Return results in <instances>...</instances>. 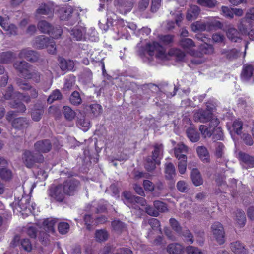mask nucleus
<instances>
[{
	"instance_id": "obj_1",
	"label": "nucleus",
	"mask_w": 254,
	"mask_h": 254,
	"mask_svg": "<svg viewBox=\"0 0 254 254\" xmlns=\"http://www.w3.org/2000/svg\"><path fill=\"white\" fill-rule=\"evenodd\" d=\"M17 91H14L12 85H9L7 89L3 92V97L6 100H10L9 104L11 108L16 109L19 112H24L26 110V106L20 101L17 100V96L15 93Z\"/></svg>"
},
{
	"instance_id": "obj_2",
	"label": "nucleus",
	"mask_w": 254,
	"mask_h": 254,
	"mask_svg": "<svg viewBox=\"0 0 254 254\" xmlns=\"http://www.w3.org/2000/svg\"><path fill=\"white\" fill-rule=\"evenodd\" d=\"M22 160L25 166L28 168L33 167L36 163H41L44 161V157L41 154L35 153L29 150H24Z\"/></svg>"
},
{
	"instance_id": "obj_3",
	"label": "nucleus",
	"mask_w": 254,
	"mask_h": 254,
	"mask_svg": "<svg viewBox=\"0 0 254 254\" xmlns=\"http://www.w3.org/2000/svg\"><path fill=\"white\" fill-rule=\"evenodd\" d=\"M122 199L127 206L135 209L139 208L138 204L144 206L146 203L145 200L143 197L133 196L127 191L123 193Z\"/></svg>"
},
{
	"instance_id": "obj_4",
	"label": "nucleus",
	"mask_w": 254,
	"mask_h": 254,
	"mask_svg": "<svg viewBox=\"0 0 254 254\" xmlns=\"http://www.w3.org/2000/svg\"><path fill=\"white\" fill-rule=\"evenodd\" d=\"M199 49V51H198V53L199 54L197 56H194L193 58L191 60V63L195 64H200L204 62L205 60L202 58L203 55H210L214 52L213 46L207 43L201 44Z\"/></svg>"
},
{
	"instance_id": "obj_5",
	"label": "nucleus",
	"mask_w": 254,
	"mask_h": 254,
	"mask_svg": "<svg viewBox=\"0 0 254 254\" xmlns=\"http://www.w3.org/2000/svg\"><path fill=\"white\" fill-rule=\"evenodd\" d=\"M211 232L218 243L221 245L225 242V231L221 223H213L211 227Z\"/></svg>"
},
{
	"instance_id": "obj_6",
	"label": "nucleus",
	"mask_w": 254,
	"mask_h": 254,
	"mask_svg": "<svg viewBox=\"0 0 254 254\" xmlns=\"http://www.w3.org/2000/svg\"><path fill=\"white\" fill-rule=\"evenodd\" d=\"M48 194L52 201L62 202L64 198V192L62 185L52 186L48 190Z\"/></svg>"
},
{
	"instance_id": "obj_7",
	"label": "nucleus",
	"mask_w": 254,
	"mask_h": 254,
	"mask_svg": "<svg viewBox=\"0 0 254 254\" xmlns=\"http://www.w3.org/2000/svg\"><path fill=\"white\" fill-rule=\"evenodd\" d=\"M148 54L152 56L155 55L157 58H162L165 55V49L156 42L149 43L146 46Z\"/></svg>"
},
{
	"instance_id": "obj_8",
	"label": "nucleus",
	"mask_w": 254,
	"mask_h": 254,
	"mask_svg": "<svg viewBox=\"0 0 254 254\" xmlns=\"http://www.w3.org/2000/svg\"><path fill=\"white\" fill-rule=\"evenodd\" d=\"M54 7L53 3L48 2L46 3H43L39 5L38 8L36 11V16L39 15H46L48 17H52L53 16Z\"/></svg>"
},
{
	"instance_id": "obj_9",
	"label": "nucleus",
	"mask_w": 254,
	"mask_h": 254,
	"mask_svg": "<svg viewBox=\"0 0 254 254\" xmlns=\"http://www.w3.org/2000/svg\"><path fill=\"white\" fill-rule=\"evenodd\" d=\"M179 45L190 55L197 56L199 54L197 51L193 49L195 46L194 41L190 38H182L179 43Z\"/></svg>"
},
{
	"instance_id": "obj_10",
	"label": "nucleus",
	"mask_w": 254,
	"mask_h": 254,
	"mask_svg": "<svg viewBox=\"0 0 254 254\" xmlns=\"http://www.w3.org/2000/svg\"><path fill=\"white\" fill-rule=\"evenodd\" d=\"M79 185V182L78 180L70 179L64 182L63 187L65 194L72 195L77 191Z\"/></svg>"
},
{
	"instance_id": "obj_11",
	"label": "nucleus",
	"mask_w": 254,
	"mask_h": 254,
	"mask_svg": "<svg viewBox=\"0 0 254 254\" xmlns=\"http://www.w3.org/2000/svg\"><path fill=\"white\" fill-rule=\"evenodd\" d=\"M74 12L71 6L62 8L59 11L60 18L62 20L69 21V24L73 25L77 21H74Z\"/></svg>"
},
{
	"instance_id": "obj_12",
	"label": "nucleus",
	"mask_w": 254,
	"mask_h": 254,
	"mask_svg": "<svg viewBox=\"0 0 254 254\" xmlns=\"http://www.w3.org/2000/svg\"><path fill=\"white\" fill-rule=\"evenodd\" d=\"M39 55L38 53L34 50L29 48H25L22 49L18 54V57L20 59H25L26 60L35 62L38 61Z\"/></svg>"
},
{
	"instance_id": "obj_13",
	"label": "nucleus",
	"mask_w": 254,
	"mask_h": 254,
	"mask_svg": "<svg viewBox=\"0 0 254 254\" xmlns=\"http://www.w3.org/2000/svg\"><path fill=\"white\" fill-rule=\"evenodd\" d=\"M254 72V66L250 64H246L243 65L240 77L244 82H248L253 79Z\"/></svg>"
},
{
	"instance_id": "obj_14",
	"label": "nucleus",
	"mask_w": 254,
	"mask_h": 254,
	"mask_svg": "<svg viewBox=\"0 0 254 254\" xmlns=\"http://www.w3.org/2000/svg\"><path fill=\"white\" fill-rule=\"evenodd\" d=\"M14 68L25 79L32 65L26 61H16L13 64Z\"/></svg>"
},
{
	"instance_id": "obj_15",
	"label": "nucleus",
	"mask_w": 254,
	"mask_h": 254,
	"mask_svg": "<svg viewBox=\"0 0 254 254\" xmlns=\"http://www.w3.org/2000/svg\"><path fill=\"white\" fill-rule=\"evenodd\" d=\"M213 114L208 110H199L194 114V119L196 122L206 123L212 119Z\"/></svg>"
},
{
	"instance_id": "obj_16",
	"label": "nucleus",
	"mask_w": 254,
	"mask_h": 254,
	"mask_svg": "<svg viewBox=\"0 0 254 254\" xmlns=\"http://www.w3.org/2000/svg\"><path fill=\"white\" fill-rule=\"evenodd\" d=\"M34 149L38 153H47L51 149V143L49 140H42L36 142L34 144Z\"/></svg>"
},
{
	"instance_id": "obj_17",
	"label": "nucleus",
	"mask_w": 254,
	"mask_h": 254,
	"mask_svg": "<svg viewBox=\"0 0 254 254\" xmlns=\"http://www.w3.org/2000/svg\"><path fill=\"white\" fill-rule=\"evenodd\" d=\"M11 124L14 128L22 130L27 127L29 123L26 118L19 117L14 119Z\"/></svg>"
},
{
	"instance_id": "obj_18",
	"label": "nucleus",
	"mask_w": 254,
	"mask_h": 254,
	"mask_svg": "<svg viewBox=\"0 0 254 254\" xmlns=\"http://www.w3.org/2000/svg\"><path fill=\"white\" fill-rule=\"evenodd\" d=\"M230 249L235 254H247L248 252L244 244L238 241L231 243Z\"/></svg>"
},
{
	"instance_id": "obj_19",
	"label": "nucleus",
	"mask_w": 254,
	"mask_h": 254,
	"mask_svg": "<svg viewBox=\"0 0 254 254\" xmlns=\"http://www.w3.org/2000/svg\"><path fill=\"white\" fill-rule=\"evenodd\" d=\"M248 20H254V8H252L248 11L246 15L245 18L243 19L239 24L238 27L239 29L244 32L247 31L248 25L246 24Z\"/></svg>"
},
{
	"instance_id": "obj_20",
	"label": "nucleus",
	"mask_w": 254,
	"mask_h": 254,
	"mask_svg": "<svg viewBox=\"0 0 254 254\" xmlns=\"http://www.w3.org/2000/svg\"><path fill=\"white\" fill-rule=\"evenodd\" d=\"M200 9L197 5H191L188 9L186 14V19L188 21H192L196 19L199 15Z\"/></svg>"
},
{
	"instance_id": "obj_21",
	"label": "nucleus",
	"mask_w": 254,
	"mask_h": 254,
	"mask_svg": "<svg viewBox=\"0 0 254 254\" xmlns=\"http://www.w3.org/2000/svg\"><path fill=\"white\" fill-rule=\"evenodd\" d=\"M70 34L77 41L82 40L84 38L86 30L82 26H76L70 30Z\"/></svg>"
},
{
	"instance_id": "obj_22",
	"label": "nucleus",
	"mask_w": 254,
	"mask_h": 254,
	"mask_svg": "<svg viewBox=\"0 0 254 254\" xmlns=\"http://www.w3.org/2000/svg\"><path fill=\"white\" fill-rule=\"evenodd\" d=\"M50 38L44 35L36 37L33 41V46L38 49H43L48 46Z\"/></svg>"
},
{
	"instance_id": "obj_23",
	"label": "nucleus",
	"mask_w": 254,
	"mask_h": 254,
	"mask_svg": "<svg viewBox=\"0 0 254 254\" xmlns=\"http://www.w3.org/2000/svg\"><path fill=\"white\" fill-rule=\"evenodd\" d=\"M153 150L152 151V155L150 156L160 162L161 159L163 158L164 152V146L162 144L156 143L153 145Z\"/></svg>"
},
{
	"instance_id": "obj_24",
	"label": "nucleus",
	"mask_w": 254,
	"mask_h": 254,
	"mask_svg": "<svg viewBox=\"0 0 254 254\" xmlns=\"http://www.w3.org/2000/svg\"><path fill=\"white\" fill-rule=\"evenodd\" d=\"M174 15V19L175 22L173 21H168L166 23V27L168 30H171L174 28L175 24L178 26H180V24L183 20V14L181 11H178Z\"/></svg>"
},
{
	"instance_id": "obj_25",
	"label": "nucleus",
	"mask_w": 254,
	"mask_h": 254,
	"mask_svg": "<svg viewBox=\"0 0 254 254\" xmlns=\"http://www.w3.org/2000/svg\"><path fill=\"white\" fill-rule=\"evenodd\" d=\"M240 157L243 162L242 166L243 168L248 169L254 167V158L245 153H241Z\"/></svg>"
},
{
	"instance_id": "obj_26",
	"label": "nucleus",
	"mask_w": 254,
	"mask_h": 254,
	"mask_svg": "<svg viewBox=\"0 0 254 254\" xmlns=\"http://www.w3.org/2000/svg\"><path fill=\"white\" fill-rule=\"evenodd\" d=\"M57 221L56 218H50L45 219L43 222V229L47 233H54V226Z\"/></svg>"
},
{
	"instance_id": "obj_27",
	"label": "nucleus",
	"mask_w": 254,
	"mask_h": 254,
	"mask_svg": "<svg viewBox=\"0 0 254 254\" xmlns=\"http://www.w3.org/2000/svg\"><path fill=\"white\" fill-rule=\"evenodd\" d=\"M160 164V162L158 161V159L156 160L152 157L148 156L145 159L144 167L147 171L152 172L155 169L156 165H159Z\"/></svg>"
},
{
	"instance_id": "obj_28",
	"label": "nucleus",
	"mask_w": 254,
	"mask_h": 254,
	"mask_svg": "<svg viewBox=\"0 0 254 254\" xmlns=\"http://www.w3.org/2000/svg\"><path fill=\"white\" fill-rule=\"evenodd\" d=\"M183 250V247L178 243L170 244L167 247V251L170 254H182Z\"/></svg>"
},
{
	"instance_id": "obj_29",
	"label": "nucleus",
	"mask_w": 254,
	"mask_h": 254,
	"mask_svg": "<svg viewBox=\"0 0 254 254\" xmlns=\"http://www.w3.org/2000/svg\"><path fill=\"white\" fill-rule=\"evenodd\" d=\"M191 178L193 184L195 186H199L203 184V179L197 169L194 168L192 169L191 174Z\"/></svg>"
},
{
	"instance_id": "obj_30",
	"label": "nucleus",
	"mask_w": 254,
	"mask_h": 254,
	"mask_svg": "<svg viewBox=\"0 0 254 254\" xmlns=\"http://www.w3.org/2000/svg\"><path fill=\"white\" fill-rule=\"evenodd\" d=\"M227 35V37L232 42H237L241 40V34L235 28H230L228 29Z\"/></svg>"
},
{
	"instance_id": "obj_31",
	"label": "nucleus",
	"mask_w": 254,
	"mask_h": 254,
	"mask_svg": "<svg viewBox=\"0 0 254 254\" xmlns=\"http://www.w3.org/2000/svg\"><path fill=\"white\" fill-rule=\"evenodd\" d=\"M40 78L41 74L40 72L32 66L25 79H32L36 83H39L40 81Z\"/></svg>"
},
{
	"instance_id": "obj_32",
	"label": "nucleus",
	"mask_w": 254,
	"mask_h": 254,
	"mask_svg": "<svg viewBox=\"0 0 254 254\" xmlns=\"http://www.w3.org/2000/svg\"><path fill=\"white\" fill-rule=\"evenodd\" d=\"M15 58V54L11 51L4 52L0 53V63L7 64L10 63Z\"/></svg>"
},
{
	"instance_id": "obj_33",
	"label": "nucleus",
	"mask_w": 254,
	"mask_h": 254,
	"mask_svg": "<svg viewBox=\"0 0 254 254\" xmlns=\"http://www.w3.org/2000/svg\"><path fill=\"white\" fill-rule=\"evenodd\" d=\"M187 152V147L183 144H179L174 149V154L175 157L178 159H181L183 156H186Z\"/></svg>"
},
{
	"instance_id": "obj_34",
	"label": "nucleus",
	"mask_w": 254,
	"mask_h": 254,
	"mask_svg": "<svg viewBox=\"0 0 254 254\" xmlns=\"http://www.w3.org/2000/svg\"><path fill=\"white\" fill-rule=\"evenodd\" d=\"M186 133L188 137L192 142H196L199 140V133L195 129L189 127L187 129Z\"/></svg>"
},
{
	"instance_id": "obj_35",
	"label": "nucleus",
	"mask_w": 254,
	"mask_h": 254,
	"mask_svg": "<svg viewBox=\"0 0 254 254\" xmlns=\"http://www.w3.org/2000/svg\"><path fill=\"white\" fill-rule=\"evenodd\" d=\"M38 28L42 33L50 34L52 25L45 20H41L38 23Z\"/></svg>"
},
{
	"instance_id": "obj_36",
	"label": "nucleus",
	"mask_w": 254,
	"mask_h": 254,
	"mask_svg": "<svg viewBox=\"0 0 254 254\" xmlns=\"http://www.w3.org/2000/svg\"><path fill=\"white\" fill-rule=\"evenodd\" d=\"M190 27L191 30L195 32L198 31H204L208 30L207 22L205 23L199 21L191 24Z\"/></svg>"
},
{
	"instance_id": "obj_37",
	"label": "nucleus",
	"mask_w": 254,
	"mask_h": 254,
	"mask_svg": "<svg viewBox=\"0 0 254 254\" xmlns=\"http://www.w3.org/2000/svg\"><path fill=\"white\" fill-rule=\"evenodd\" d=\"M235 220L240 227H242L245 225L246 222V218L243 211L241 210H237Z\"/></svg>"
},
{
	"instance_id": "obj_38",
	"label": "nucleus",
	"mask_w": 254,
	"mask_h": 254,
	"mask_svg": "<svg viewBox=\"0 0 254 254\" xmlns=\"http://www.w3.org/2000/svg\"><path fill=\"white\" fill-rule=\"evenodd\" d=\"M175 176V168L172 163H166L165 165V176L168 179H172Z\"/></svg>"
},
{
	"instance_id": "obj_39",
	"label": "nucleus",
	"mask_w": 254,
	"mask_h": 254,
	"mask_svg": "<svg viewBox=\"0 0 254 254\" xmlns=\"http://www.w3.org/2000/svg\"><path fill=\"white\" fill-rule=\"evenodd\" d=\"M197 153L200 159L206 162H208L209 155L207 149L203 146H199L196 149Z\"/></svg>"
},
{
	"instance_id": "obj_40",
	"label": "nucleus",
	"mask_w": 254,
	"mask_h": 254,
	"mask_svg": "<svg viewBox=\"0 0 254 254\" xmlns=\"http://www.w3.org/2000/svg\"><path fill=\"white\" fill-rule=\"evenodd\" d=\"M63 112L66 119L68 121H72L76 116L74 111L68 106H64Z\"/></svg>"
},
{
	"instance_id": "obj_41",
	"label": "nucleus",
	"mask_w": 254,
	"mask_h": 254,
	"mask_svg": "<svg viewBox=\"0 0 254 254\" xmlns=\"http://www.w3.org/2000/svg\"><path fill=\"white\" fill-rule=\"evenodd\" d=\"M12 177L11 170L4 167L0 169V177L4 180H9Z\"/></svg>"
},
{
	"instance_id": "obj_42",
	"label": "nucleus",
	"mask_w": 254,
	"mask_h": 254,
	"mask_svg": "<svg viewBox=\"0 0 254 254\" xmlns=\"http://www.w3.org/2000/svg\"><path fill=\"white\" fill-rule=\"evenodd\" d=\"M197 2L198 4L210 8H214L218 4L216 0H197Z\"/></svg>"
},
{
	"instance_id": "obj_43",
	"label": "nucleus",
	"mask_w": 254,
	"mask_h": 254,
	"mask_svg": "<svg viewBox=\"0 0 254 254\" xmlns=\"http://www.w3.org/2000/svg\"><path fill=\"white\" fill-rule=\"evenodd\" d=\"M170 53L176 58L177 61H182L185 57V53L179 49H172L170 50Z\"/></svg>"
},
{
	"instance_id": "obj_44",
	"label": "nucleus",
	"mask_w": 254,
	"mask_h": 254,
	"mask_svg": "<svg viewBox=\"0 0 254 254\" xmlns=\"http://www.w3.org/2000/svg\"><path fill=\"white\" fill-rule=\"evenodd\" d=\"M70 103L74 105H78L82 102L80 94L77 91H74L69 98Z\"/></svg>"
},
{
	"instance_id": "obj_45",
	"label": "nucleus",
	"mask_w": 254,
	"mask_h": 254,
	"mask_svg": "<svg viewBox=\"0 0 254 254\" xmlns=\"http://www.w3.org/2000/svg\"><path fill=\"white\" fill-rule=\"evenodd\" d=\"M95 237L97 241L99 242L105 241L108 238V234L106 230H98L95 233Z\"/></svg>"
},
{
	"instance_id": "obj_46",
	"label": "nucleus",
	"mask_w": 254,
	"mask_h": 254,
	"mask_svg": "<svg viewBox=\"0 0 254 254\" xmlns=\"http://www.w3.org/2000/svg\"><path fill=\"white\" fill-rule=\"evenodd\" d=\"M16 84L20 89L24 91H28L31 86L29 83L19 78L16 79Z\"/></svg>"
},
{
	"instance_id": "obj_47",
	"label": "nucleus",
	"mask_w": 254,
	"mask_h": 254,
	"mask_svg": "<svg viewBox=\"0 0 254 254\" xmlns=\"http://www.w3.org/2000/svg\"><path fill=\"white\" fill-rule=\"evenodd\" d=\"M62 98V95L58 89L54 90L51 94L49 96L47 101L50 103H52L55 100H58L61 99Z\"/></svg>"
},
{
	"instance_id": "obj_48",
	"label": "nucleus",
	"mask_w": 254,
	"mask_h": 254,
	"mask_svg": "<svg viewBox=\"0 0 254 254\" xmlns=\"http://www.w3.org/2000/svg\"><path fill=\"white\" fill-rule=\"evenodd\" d=\"M215 155L217 158H221L223 157L224 150L225 146L221 142H216L215 144Z\"/></svg>"
},
{
	"instance_id": "obj_49",
	"label": "nucleus",
	"mask_w": 254,
	"mask_h": 254,
	"mask_svg": "<svg viewBox=\"0 0 254 254\" xmlns=\"http://www.w3.org/2000/svg\"><path fill=\"white\" fill-rule=\"evenodd\" d=\"M208 30L213 29H221L223 25L219 21L215 19H212L207 22Z\"/></svg>"
},
{
	"instance_id": "obj_50",
	"label": "nucleus",
	"mask_w": 254,
	"mask_h": 254,
	"mask_svg": "<svg viewBox=\"0 0 254 254\" xmlns=\"http://www.w3.org/2000/svg\"><path fill=\"white\" fill-rule=\"evenodd\" d=\"M174 35H161L159 38L161 42L165 45H169L173 42Z\"/></svg>"
},
{
	"instance_id": "obj_51",
	"label": "nucleus",
	"mask_w": 254,
	"mask_h": 254,
	"mask_svg": "<svg viewBox=\"0 0 254 254\" xmlns=\"http://www.w3.org/2000/svg\"><path fill=\"white\" fill-rule=\"evenodd\" d=\"M212 132L213 135L212 139L214 141L223 139V133L220 127L214 128Z\"/></svg>"
},
{
	"instance_id": "obj_52",
	"label": "nucleus",
	"mask_w": 254,
	"mask_h": 254,
	"mask_svg": "<svg viewBox=\"0 0 254 254\" xmlns=\"http://www.w3.org/2000/svg\"><path fill=\"white\" fill-rule=\"evenodd\" d=\"M178 162V170L180 174H184L186 170L187 167V156H183V158Z\"/></svg>"
},
{
	"instance_id": "obj_53",
	"label": "nucleus",
	"mask_w": 254,
	"mask_h": 254,
	"mask_svg": "<svg viewBox=\"0 0 254 254\" xmlns=\"http://www.w3.org/2000/svg\"><path fill=\"white\" fill-rule=\"evenodd\" d=\"M69 225L68 223L62 222L58 224V229L59 233L61 234H66L69 230Z\"/></svg>"
},
{
	"instance_id": "obj_54",
	"label": "nucleus",
	"mask_w": 254,
	"mask_h": 254,
	"mask_svg": "<svg viewBox=\"0 0 254 254\" xmlns=\"http://www.w3.org/2000/svg\"><path fill=\"white\" fill-rule=\"evenodd\" d=\"M68 64H69L70 65H67V63L66 60L64 59H62L60 63V66L61 69L63 71L72 69L74 67L73 62L72 61H69Z\"/></svg>"
},
{
	"instance_id": "obj_55",
	"label": "nucleus",
	"mask_w": 254,
	"mask_h": 254,
	"mask_svg": "<svg viewBox=\"0 0 254 254\" xmlns=\"http://www.w3.org/2000/svg\"><path fill=\"white\" fill-rule=\"evenodd\" d=\"M221 14L227 18L232 19L233 18V8L223 6L221 7Z\"/></svg>"
},
{
	"instance_id": "obj_56",
	"label": "nucleus",
	"mask_w": 254,
	"mask_h": 254,
	"mask_svg": "<svg viewBox=\"0 0 254 254\" xmlns=\"http://www.w3.org/2000/svg\"><path fill=\"white\" fill-rule=\"evenodd\" d=\"M199 130L202 136L205 138L210 137L212 135V130L210 129V127H208L205 125H200L199 127Z\"/></svg>"
},
{
	"instance_id": "obj_57",
	"label": "nucleus",
	"mask_w": 254,
	"mask_h": 254,
	"mask_svg": "<svg viewBox=\"0 0 254 254\" xmlns=\"http://www.w3.org/2000/svg\"><path fill=\"white\" fill-rule=\"evenodd\" d=\"M154 207L158 212H164L167 210L166 204L160 201H155L154 202Z\"/></svg>"
},
{
	"instance_id": "obj_58",
	"label": "nucleus",
	"mask_w": 254,
	"mask_h": 254,
	"mask_svg": "<svg viewBox=\"0 0 254 254\" xmlns=\"http://www.w3.org/2000/svg\"><path fill=\"white\" fill-rule=\"evenodd\" d=\"M62 34V29L61 27H52V30H51L50 35L54 39L59 38Z\"/></svg>"
},
{
	"instance_id": "obj_59",
	"label": "nucleus",
	"mask_w": 254,
	"mask_h": 254,
	"mask_svg": "<svg viewBox=\"0 0 254 254\" xmlns=\"http://www.w3.org/2000/svg\"><path fill=\"white\" fill-rule=\"evenodd\" d=\"M22 248L27 252H30L32 250V246L31 242L28 239H23L20 241Z\"/></svg>"
},
{
	"instance_id": "obj_60",
	"label": "nucleus",
	"mask_w": 254,
	"mask_h": 254,
	"mask_svg": "<svg viewBox=\"0 0 254 254\" xmlns=\"http://www.w3.org/2000/svg\"><path fill=\"white\" fill-rule=\"evenodd\" d=\"M44 111L42 109H34L31 114L32 119L34 121H39L41 119Z\"/></svg>"
},
{
	"instance_id": "obj_61",
	"label": "nucleus",
	"mask_w": 254,
	"mask_h": 254,
	"mask_svg": "<svg viewBox=\"0 0 254 254\" xmlns=\"http://www.w3.org/2000/svg\"><path fill=\"white\" fill-rule=\"evenodd\" d=\"M18 206L22 210H25L27 209L30 210V201L27 198H22L18 202Z\"/></svg>"
},
{
	"instance_id": "obj_62",
	"label": "nucleus",
	"mask_w": 254,
	"mask_h": 254,
	"mask_svg": "<svg viewBox=\"0 0 254 254\" xmlns=\"http://www.w3.org/2000/svg\"><path fill=\"white\" fill-rule=\"evenodd\" d=\"M75 79L74 77H70L66 78L63 87V89L65 91H69L72 89V86L74 85Z\"/></svg>"
},
{
	"instance_id": "obj_63",
	"label": "nucleus",
	"mask_w": 254,
	"mask_h": 254,
	"mask_svg": "<svg viewBox=\"0 0 254 254\" xmlns=\"http://www.w3.org/2000/svg\"><path fill=\"white\" fill-rule=\"evenodd\" d=\"M177 188L181 192H186L189 190L188 185L184 181H179L177 183Z\"/></svg>"
},
{
	"instance_id": "obj_64",
	"label": "nucleus",
	"mask_w": 254,
	"mask_h": 254,
	"mask_svg": "<svg viewBox=\"0 0 254 254\" xmlns=\"http://www.w3.org/2000/svg\"><path fill=\"white\" fill-rule=\"evenodd\" d=\"M185 251L187 254H202V252L198 248L192 246L187 247Z\"/></svg>"
}]
</instances>
